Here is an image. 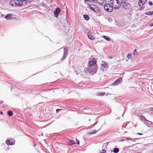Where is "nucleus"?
Segmentation results:
<instances>
[{"mask_svg":"<svg viewBox=\"0 0 153 153\" xmlns=\"http://www.w3.org/2000/svg\"><path fill=\"white\" fill-rule=\"evenodd\" d=\"M97 62V61L95 58H93L90 61L87 69H85V73L86 74H88V72L91 74L95 73L97 68L96 66H94L96 65Z\"/></svg>","mask_w":153,"mask_h":153,"instance_id":"nucleus-1","label":"nucleus"},{"mask_svg":"<svg viewBox=\"0 0 153 153\" xmlns=\"http://www.w3.org/2000/svg\"><path fill=\"white\" fill-rule=\"evenodd\" d=\"M120 2L118 0H111L110 3L113 4V8L115 9H118L120 6Z\"/></svg>","mask_w":153,"mask_h":153,"instance_id":"nucleus-2","label":"nucleus"},{"mask_svg":"<svg viewBox=\"0 0 153 153\" xmlns=\"http://www.w3.org/2000/svg\"><path fill=\"white\" fill-rule=\"evenodd\" d=\"M121 4L123 9L128 10L131 8V5L129 3L126 2L125 1H122Z\"/></svg>","mask_w":153,"mask_h":153,"instance_id":"nucleus-3","label":"nucleus"},{"mask_svg":"<svg viewBox=\"0 0 153 153\" xmlns=\"http://www.w3.org/2000/svg\"><path fill=\"white\" fill-rule=\"evenodd\" d=\"M105 10L108 12H111L113 9L112 6L109 4H106L103 6Z\"/></svg>","mask_w":153,"mask_h":153,"instance_id":"nucleus-4","label":"nucleus"},{"mask_svg":"<svg viewBox=\"0 0 153 153\" xmlns=\"http://www.w3.org/2000/svg\"><path fill=\"white\" fill-rule=\"evenodd\" d=\"M16 1L18 6H20L22 5H25L27 3V0H16Z\"/></svg>","mask_w":153,"mask_h":153,"instance_id":"nucleus-5","label":"nucleus"},{"mask_svg":"<svg viewBox=\"0 0 153 153\" xmlns=\"http://www.w3.org/2000/svg\"><path fill=\"white\" fill-rule=\"evenodd\" d=\"M13 139V138H10L9 139H7L6 141V144L7 145L12 146L14 145L15 143V140H13V141H12L11 142H10V141Z\"/></svg>","mask_w":153,"mask_h":153,"instance_id":"nucleus-6","label":"nucleus"},{"mask_svg":"<svg viewBox=\"0 0 153 153\" xmlns=\"http://www.w3.org/2000/svg\"><path fill=\"white\" fill-rule=\"evenodd\" d=\"M108 65L107 63L104 61H102L101 64V69L103 71H105L108 68Z\"/></svg>","mask_w":153,"mask_h":153,"instance_id":"nucleus-7","label":"nucleus"},{"mask_svg":"<svg viewBox=\"0 0 153 153\" xmlns=\"http://www.w3.org/2000/svg\"><path fill=\"white\" fill-rule=\"evenodd\" d=\"M48 116L46 115H39V118L41 119V121L43 122L47 121L48 120L50 119L48 118Z\"/></svg>","mask_w":153,"mask_h":153,"instance_id":"nucleus-8","label":"nucleus"},{"mask_svg":"<svg viewBox=\"0 0 153 153\" xmlns=\"http://www.w3.org/2000/svg\"><path fill=\"white\" fill-rule=\"evenodd\" d=\"M67 49L66 47H65L64 48V54L63 55L62 58L61 59V60H62L65 59L67 54Z\"/></svg>","mask_w":153,"mask_h":153,"instance_id":"nucleus-9","label":"nucleus"},{"mask_svg":"<svg viewBox=\"0 0 153 153\" xmlns=\"http://www.w3.org/2000/svg\"><path fill=\"white\" fill-rule=\"evenodd\" d=\"M60 9L59 8H57L56 9L54 12V14L55 17H57L59 14Z\"/></svg>","mask_w":153,"mask_h":153,"instance_id":"nucleus-10","label":"nucleus"},{"mask_svg":"<svg viewBox=\"0 0 153 153\" xmlns=\"http://www.w3.org/2000/svg\"><path fill=\"white\" fill-rule=\"evenodd\" d=\"M82 65H79L78 66V70H76V69H74V70L75 72H76V75L78 74V73H80L81 72V71L83 69V66Z\"/></svg>","mask_w":153,"mask_h":153,"instance_id":"nucleus-11","label":"nucleus"},{"mask_svg":"<svg viewBox=\"0 0 153 153\" xmlns=\"http://www.w3.org/2000/svg\"><path fill=\"white\" fill-rule=\"evenodd\" d=\"M10 4L12 6H18L17 2L15 0H12L10 2Z\"/></svg>","mask_w":153,"mask_h":153,"instance_id":"nucleus-12","label":"nucleus"},{"mask_svg":"<svg viewBox=\"0 0 153 153\" xmlns=\"http://www.w3.org/2000/svg\"><path fill=\"white\" fill-rule=\"evenodd\" d=\"M122 79L121 78L119 79H117V80L115 81L113 83V85H119L120 84V83L122 82Z\"/></svg>","mask_w":153,"mask_h":153,"instance_id":"nucleus-13","label":"nucleus"},{"mask_svg":"<svg viewBox=\"0 0 153 153\" xmlns=\"http://www.w3.org/2000/svg\"><path fill=\"white\" fill-rule=\"evenodd\" d=\"M97 1L99 4L102 6L105 4L106 1L105 0H97Z\"/></svg>","mask_w":153,"mask_h":153,"instance_id":"nucleus-14","label":"nucleus"},{"mask_svg":"<svg viewBox=\"0 0 153 153\" xmlns=\"http://www.w3.org/2000/svg\"><path fill=\"white\" fill-rule=\"evenodd\" d=\"M146 1L147 0H140L138 2L139 5V6H142L146 3Z\"/></svg>","mask_w":153,"mask_h":153,"instance_id":"nucleus-15","label":"nucleus"},{"mask_svg":"<svg viewBox=\"0 0 153 153\" xmlns=\"http://www.w3.org/2000/svg\"><path fill=\"white\" fill-rule=\"evenodd\" d=\"M88 38L91 40H93L94 39V38L93 36L92 35L91 33L90 32H89L88 33Z\"/></svg>","mask_w":153,"mask_h":153,"instance_id":"nucleus-16","label":"nucleus"},{"mask_svg":"<svg viewBox=\"0 0 153 153\" xmlns=\"http://www.w3.org/2000/svg\"><path fill=\"white\" fill-rule=\"evenodd\" d=\"M12 14H8L5 16V18L7 19H12L11 17Z\"/></svg>","mask_w":153,"mask_h":153,"instance_id":"nucleus-17","label":"nucleus"},{"mask_svg":"<svg viewBox=\"0 0 153 153\" xmlns=\"http://www.w3.org/2000/svg\"><path fill=\"white\" fill-rule=\"evenodd\" d=\"M69 143L68 145L70 146L75 144V142L73 140L69 139Z\"/></svg>","mask_w":153,"mask_h":153,"instance_id":"nucleus-18","label":"nucleus"},{"mask_svg":"<svg viewBox=\"0 0 153 153\" xmlns=\"http://www.w3.org/2000/svg\"><path fill=\"white\" fill-rule=\"evenodd\" d=\"M96 6L93 4H90L89 5V7L90 9L92 10H94V8H95Z\"/></svg>","mask_w":153,"mask_h":153,"instance_id":"nucleus-19","label":"nucleus"},{"mask_svg":"<svg viewBox=\"0 0 153 153\" xmlns=\"http://www.w3.org/2000/svg\"><path fill=\"white\" fill-rule=\"evenodd\" d=\"M145 13L146 15L152 16L153 14V11L146 12Z\"/></svg>","mask_w":153,"mask_h":153,"instance_id":"nucleus-20","label":"nucleus"},{"mask_svg":"<svg viewBox=\"0 0 153 153\" xmlns=\"http://www.w3.org/2000/svg\"><path fill=\"white\" fill-rule=\"evenodd\" d=\"M119 151V149L117 148H114L113 152L114 153H118Z\"/></svg>","mask_w":153,"mask_h":153,"instance_id":"nucleus-21","label":"nucleus"},{"mask_svg":"<svg viewBox=\"0 0 153 153\" xmlns=\"http://www.w3.org/2000/svg\"><path fill=\"white\" fill-rule=\"evenodd\" d=\"M83 17L87 21L89 19V16L86 15H83Z\"/></svg>","mask_w":153,"mask_h":153,"instance_id":"nucleus-22","label":"nucleus"},{"mask_svg":"<svg viewBox=\"0 0 153 153\" xmlns=\"http://www.w3.org/2000/svg\"><path fill=\"white\" fill-rule=\"evenodd\" d=\"M140 119L141 120H145L146 121L147 120V119H146L145 117H143L142 115H140Z\"/></svg>","mask_w":153,"mask_h":153,"instance_id":"nucleus-23","label":"nucleus"},{"mask_svg":"<svg viewBox=\"0 0 153 153\" xmlns=\"http://www.w3.org/2000/svg\"><path fill=\"white\" fill-rule=\"evenodd\" d=\"M103 38H104L106 40L109 41L110 40V38L108 36H102Z\"/></svg>","mask_w":153,"mask_h":153,"instance_id":"nucleus-24","label":"nucleus"},{"mask_svg":"<svg viewBox=\"0 0 153 153\" xmlns=\"http://www.w3.org/2000/svg\"><path fill=\"white\" fill-rule=\"evenodd\" d=\"M147 124L148 125H151L152 124L153 125V123L152 122L149 121V120H147L146 121Z\"/></svg>","mask_w":153,"mask_h":153,"instance_id":"nucleus-25","label":"nucleus"},{"mask_svg":"<svg viewBox=\"0 0 153 153\" xmlns=\"http://www.w3.org/2000/svg\"><path fill=\"white\" fill-rule=\"evenodd\" d=\"M97 132V131L96 130H93L92 132H90L89 133V134H96Z\"/></svg>","mask_w":153,"mask_h":153,"instance_id":"nucleus-26","label":"nucleus"},{"mask_svg":"<svg viewBox=\"0 0 153 153\" xmlns=\"http://www.w3.org/2000/svg\"><path fill=\"white\" fill-rule=\"evenodd\" d=\"M7 114L8 115H13V112L11 111H9L7 112Z\"/></svg>","mask_w":153,"mask_h":153,"instance_id":"nucleus-27","label":"nucleus"},{"mask_svg":"<svg viewBox=\"0 0 153 153\" xmlns=\"http://www.w3.org/2000/svg\"><path fill=\"white\" fill-rule=\"evenodd\" d=\"M105 94V93H101L99 94H97V96H104Z\"/></svg>","mask_w":153,"mask_h":153,"instance_id":"nucleus-28","label":"nucleus"},{"mask_svg":"<svg viewBox=\"0 0 153 153\" xmlns=\"http://www.w3.org/2000/svg\"><path fill=\"white\" fill-rule=\"evenodd\" d=\"M137 53V50L136 49H135L134 50V52L133 53V54L134 55H136Z\"/></svg>","mask_w":153,"mask_h":153,"instance_id":"nucleus-29","label":"nucleus"},{"mask_svg":"<svg viewBox=\"0 0 153 153\" xmlns=\"http://www.w3.org/2000/svg\"><path fill=\"white\" fill-rule=\"evenodd\" d=\"M131 55L130 53H129L127 55L128 58V59H130V58H131Z\"/></svg>","mask_w":153,"mask_h":153,"instance_id":"nucleus-30","label":"nucleus"},{"mask_svg":"<svg viewBox=\"0 0 153 153\" xmlns=\"http://www.w3.org/2000/svg\"><path fill=\"white\" fill-rule=\"evenodd\" d=\"M76 143L78 145H79V143H80V142H79V140H78V139H76Z\"/></svg>","mask_w":153,"mask_h":153,"instance_id":"nucleus-31","label":"nucleus"},{"mask_svg":"<svg viewBox=\"0 0 153 153\" xmlns=\"http://www.w3.org/2000/svg\"><path fill=\"white\" fill-rule=\"evenodd\" d=\"M128 123H129L128 122H126V123L125 124V126L124 127L123 126H122V128H125Z\"/></svg>","mask_w":153,"mask_h":153,"instance_id":"nucleus-32","label":"nucleus"},{"mask_svg":"<svg viewBox=\"0 0 153 153\" xmlns=\"http://www.w3.org/2000/svg\"><path fill=\"white\" fill-rule=\"evenodd\" d=\"M124 138H126V139L127 140H130L131 139V138H130L129 137H124Z\"/></svg>","mask_w":153,"mask_h":153,"instance_id":"nucleus-33","label":"nucleus"},{"mask_svg":"<svg viewBox=\"0 0 153 153\" xmlns=\"http://www.w3.org/2000/svg\"><path fill=\"white\" fill-rule=\"evenodd\" d=\"M93 11H94V12L96 13H97V8L96 7H95V8H94V10H93Z\"/></svg>","mask_w":153,"mask_h":153,"instance_id":"nucleus-34","label":"nucleus"},{"mask_svg":"<svg viewBox=\"0 0 153 153\" xmlns=\"http://www.w3.org/2000/svg\"><path fill=\"white\" fill-rule=\"evenodd\" d=\"M149 111H153V108H149Z\"/></svg>","mask_w":153,"mask_h":153,"instance_id":"nucleus-35","label":"nucleus"},{"mask_svg":"<svg viewBox=\"0 0 153 153\" xmlns=\"http://www.w3.org/2000/svg\"><path fill=\"white\" fill-rule=\"evenodd\" d=\"M62 109H57L56 110V113H58L59 111H60Z\"/></svg>","mask_w":153,"mask_h":153,"instance_id":"nucleus-36","label":"nucleus"},{"mask_svg":"<svg viewBox=\"0 0 153 153\" xmlns=\"http://www.w3.org/2000/svg\"><path fill=\"white\" fill-rule=\"evenodd\" d=\"M137 135H142L143 134L142 133H137Z\"/></svg>","mask_w":153,"mask_h":153,"instance_id":"nucleus-37","label":"nucleus"},{"mask_svg":"<svg viewBox=\"0 0 153 153\" xmlns=\"http://www.w3.org/2000/svg\"><path fill=\"white\" fill-rule=\"evenodd\" d=\"M149 4L150 5H152V2L151 1H149Z\"/></svg>","mask_w":153,"mask_h":153,"instance_id":"nucleus-38","label":"nucleus"},{"mask_svg":"<svg viewBox=\"0 0 153 153\" xmlns=\"http://www.w3.org/2000/svg\"><path fill=\"white\" fill-rule=\"evenodd\" d=\"M131 140L132 141L134 142L135 141V139H133L131 138V139L130 140Z\"/></svg>","mask_w":153,"mask_h":153,"instance_id":"nucleus-39","label":"nucleus"},{"mask_svg":"<svg viewBox=\"0 0 153 153\" xmlns=\"http://www.w3.org/2000/svg\"><path fill=\"white\" fill-rule=\"evenodd\" d=\"M125 140V139H121L120 140V141H122V142H123V141H124V140Z\"/></svg>","mask_w":153,"mask_h":153,"instance_id":"nucleus-40","label":"nucleus"},{"mask_svg":"<svg viewBox=\"0 0 153 153\" xmlns=\"http://www.w3.org/2000/svg\"><path fill=\"white\" fill-rule=\"evenodd\" d=\"M102 151L103 152L104 151V152H105V153L106 152V150H105L104 149H102Z\"/></svg>","mask_w":153,"mask_h":153,"instance_id":"nucleus-41","label":"nucleus"},{"mask_svg":"<svg viewBox=\"0 0 153 153\" xmlns=\"http://www.w3.org/2000/svg\"><path fill=\"white\" fill-rule=\"evenodd\" d=\"M3 103V101H0V104H2Z\"/></svg>","mask_w":153,"mask_h":153,"instance_id":"nucleus-42","label":"nucleus"},{"mask_svg":"<svg viewBox=\"0 0 153 153\" xmlns=\"http://www.w3.org/2000/svg\"><path fill=\"white\" fill-rule=\"evenodd\" d=\"M150 27L153 26V23L150 24Z\"/></svg>","mask_w":153,"mask_h":153,"instance_id":"nucleus-43","label":"nucleus"},{"mask_svg":"<svg viewBox=\"0 0 153 153\" xmlns=\"http://www.w3.org/2000/svg\"><path fill=\"white\" fill-rule=\"evenodd\" d=\"M97 122H95L94 124V126H95L96 124H97Z\"/></svg>","mask_w":153,"mask_h":153,"instance_id":"nucleus-44","label":"nucleus"},{"mask_svg":"<svg viewBox=\"0 0 153 153\" xmlns=\"http://www.w3.org/2000/svg\"><path fill=\"white\" fill-rule=\"evenodd\" d=\"M3 113L2 112L0 111V114H3Z\"/></svg>","mask_w":153,"mask_h":153,"instance_id":"nucleus-45","label":"nucleus"},{"mask_svg":"<svg viewBox=\"0 0 153 153\" xmlns=\"http://www.w3.org/2000/svg\"><path fill=\"white\" fill-rule=\"evenodd\" d=\"M140 138H135L134 139H135V140H138V139H139Z\"/></svg>","mask_w":153,"mask_h":153,"instance_id":"nucleus-46","label":"nucleus"},{"mask_svg":"<svg viewBox=\"0 0 153 153\" xmlns=\"http://www.w3.org/2000/svg\"><path fill=\"white\" fill-rule=\"evenodd\" d=\"M9 148L8 146V147H7V150H9Z\"/></svg>","mask_w":153,"mask_h":153,"instance_id":"nucleus-47","label":"nucleus"},{"mask_svg":"<svg viewBox=\"0 0 153 153\" xmlns=\"http://www.w3.org/2000/svg\"><path fill=\"white\" fill-rule=\"evenodd\" d=\"M137 126V125H134V126L135 127V128Z\"/></svg>","mask_w":153,"mask_h":153,"instance_id":"nucleus-48","label":"nucleus"},{"mask_svg":"<svg viewBox=\"0 0 153 153\" xmlns=\"http://www.w3.org/2000/svg\"><path fill=\"white\" fill-rule=\"evenodd\" d=\"M84 0L85 1H90V0Z\"/></svg>","mask_w":153,"mask_h":153,"instance_id":"nucleus-49","label":"nucleus"},{"mask_svg":"<svg viewBox=\"0 0 153 153\" xmlns=\"http://www.w3.org/2000/svg\"><path fill=\"white\" fill-rule=\"evenodd\" d=\"M100 153H105V152H100Z\"/></svg>","mask_w":153,"mask_h":153,"instance_id":"nucleus-50","label":"nucleus"},{"mask_svg":"<svg viewBox=\"0 0 153 153\" xmlns=\"http://www.w3.org/2000/svg\"><path fill=\"white\" fill-rule=\"evenodd\" d=\"M125 124H124V125H123V126H124H124H125Z\"/></svg>","mask_w":153,"mask_h":153,"instance_id":"nucleus-51","label":"nucleus"},{"mask_svg":"<svg viewBox=\"0 0 153 153\" xmlns=\"http://www.w3.org/2000/svg\"><path fill=\"white\" fill-rule=\"evenodd\" d=\"M136 153H142L140 152H137Z\"/></svg>","mask_w":153,"mask_h":153,"instance_id":"nucleus-52","label":"nucleus"},{"mask_svg":"<svg viewBox=\"0 0 153 153\" xmlns=\"http://www.w3.org/2000/svg\"><path fill=\"white\" fill-rule=\"evenodd\" d=\"M118 118V117H117V118H116L115 119H117Z\"/></svg>","mask_w":153,"mask_h":153,"instance_id":"nucleus-53","label":"nucleus"},{"mask_svg":"<svg viewBox=\"0 0 153 153\" xmlns=\"http://www.w3.org/2000/svg\"><path fill=\"white\" fill-rule=\"evenodd\" d=\"M8 116H12V115H8Z\"/></svg>","mask_w":153,"mask_h":153,"instance_id":"nucleus-54","label":"nucleus"},{"mask_svg":"<svg viewBox=\"0 0 153 153\" xmlns=\"http://www.w3.org/2000/svg\"><path fill=\"white\" fill-rule=\"evenodd\" d=\"M89 121H90V119H89Z\"/></svg>","mask_w":153,"mask_h":153,"instance_id":"nucleus-55","label":"nucleus"}]
</instances>
